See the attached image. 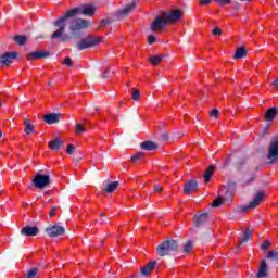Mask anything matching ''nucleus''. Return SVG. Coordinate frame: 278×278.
<instances>
[{
  "mask_svg": "<svg viewBox=\"0 0 278 278\" xmlns=\"http://www.w3.org/2000/svg\"><path fill=\"white\" fill-rule=\"evenodd\" d=\"M77 14H85L86 16H94V5L86 4L79 8L72 9L67 11L63 16H61L58 21L54 22V27L58 29L52 34V40H62V42H66V40H71V37L64 35L66 29V21L68 18H73L77 16Z\"/></svg>",
  "mask_w": 278,
  "mask_h": 278,
  "instance_id": "nucleus-1",
  "label": "nucleus"
},
{
  "mask_svg": "<svg viewBox=\"0 0 278 278\" xmlns=\"http://www.w3.org/2000/svg\"><path fill=\"white\" fill-rule=\"evenodd\" d=\"M235 192H236V182L228 184V190L226 191L225 197L219 195L217 199H215L212 203V207H220L223 203H227V201H231V198L233 197Z\"/></svg>",
  "mask_w": 278,
  "mask_h": 278,
  "instance_id": "nucleus-2",
  "label": "nucleus"
},
{
  "mask_svg": "<svg viewBox=\"0 0 278 278\" xmlns=\"http://www.w3.org/2000/svg\"><path fill=\"white\" fill-rule=\"evenodd\" d=\"M174 251H177V241L175 240L164 241L156 248V253L161 257H164V255H170Z\"/></svg>",
  "mask_w": 278,
  "mask_h": 278,
  "instance_id": "nucleus-3",
  "label": "nucleus"
},
{
  "mask_svg": "<svg viewBox=\"0 0 278 278\" xmlns=\"http://www.w3.org/2000/svg\"><path fill=\"white\" fill-rule=\"evenodd\" d=\"M101 42V38H92V37H87L83 40H80L76 47L78 51H84V49H90L91 47H97Z\"/></svg>",
  "mask_w": 278,
  "mask_h": 278,
  "instance_id": "nucleus-4",
  "label": "nucleus"
},
{
  "mask_svg": "<svg viewBox=\"0 0 278 278\" xmlns=\"http://www.w3.org/2000/svg\"><path fill=\"white\" fill-rule=\"evenodd\" d=\"M33 184L35 188L42 190V188H47V186L51 184V178L49 177V175L37 174L33 179Z\"/></svg>",
  "mask_w": 278,
  "mask_h": 278,
  "instance_id": "nucleus-5",
  "label": "nucleus"
},
{
  "mask_svg": "<svg viewBox=\"0 0 278 278\" xmlns=\"http://www.w3.org/2000/svg\"><path fill=\"white\" fill-rule=\"evenodd\" d=\"M168 22L165 16H156L153 23L150 26L151 31H162L167 27Z\"/></svg>",
  "mask_w": 278,
  "mask_h": 278,
  "instance_id": "nucleus-6",
  "label": "nucleus"
},
{
  "mask_svg": "<svg viewBox=\"0 0 278 278\" xmlns=\"http://www.w3.org/2000/svg\"><path fill=\"white\" fill-rule=\"evenodd\" d=\"M87 27H90V22L81 18L74 20L70 24L71 31H80V29H87Z\"/></svg>",
  "mask_w": 278,
  "mask_h": 278,
  "instance_id": "nucleus-7",
  "label": "nucleus"
},
{
  "mask_svg": "<svg viewBox=\"0 0 278 278\" xmlns=\"http://www.w3.org/2000/svg\"><path fill=\"white\" fill-rule=\"evenodd\" d=\"M65 231L66 230L64 229V227L60 225H53L46 229V232L50 238H58V236H64Z\"/></svg>",
  "mask_w": 278,
  "mask_h": 278,
  "instance_id": "nucleus-8",
  "label": "nucleus"
},
{
  "mask_svg": "<svg viewBox=\"0 0 278 278\" xmlns=\"http://www.w3.org/2000/svg\"><path fill=\"white\" fill-rule=\"evenodd\" d=\"M164 16L167 23H177V21H181L184 13L181 12V10H174L165 14Z\"/></svg>",
  "mask_w": 278,
  "mask_h": 278,
  "instance_id": "nucleus-9",
  "label": "nucleus"
},
{
  "mask_svg": "<svg viewBox=\"0 0 278 278\" xmlns=\"http://www.w3.org/2000/svg\"><path fill=\"white\" fill-rule=\"evenodd\" d=\"M262 201H264V193L258 192L256 193V195L254 197L253 201L250 202L249 205L244 206L242 208L243 212H248V210H255V207H257V205H260V203H262Z\"/></svg>",
  "mask_w": 278,
  "mask_h": 278,
  "instance_id": "nucleus-10",
  "label": "nucleus"
},
{
  "mask_svg": "<svg viewBox=\"0 0 278 278\" xmlns=\"http://www.w3.org/2000/svg\"><path fill=\"white\" fill-rule=\"evenodd\" d=\"M267 157L271 160V162L278 160V140L270 142Z\"/></svg>",
  "mask_w": 278,
  "mask_h": 278,
  "instance_id": "nucleus-11",
  "label": "nucleus"
},
{
  "mask_svg": "<svg viewBox=\"0 0 278 278\" xmlns=\"http://www.w3.org/2000/svg\"><path fill=\"white\" fill-rule=\"evenodd\" d=\"M16 60V52H5L0 56V63L4 66H10Z\"/></svg>",
  "mask_w": 278,
  "mask_h": 278,
  "instance_id": "nucleus-12",
  "label": "nucleus"
},
{
  "mask_svg": "<svg viewBox=\"0 0 278 278\" xmlns=\"http://www.w3.org/2000/svg\"><path fill=\"white\" fill-rule=\"evenodd\" d=\"M40 232V229L36 226H25L21 229V235L26 237H34Z\"/></svg>",
  "mask_w": 278,
  "mask_h": 278,
  "instance_id": "nucleus-13",
  "label": "nucleus"
},
{
  "mask_svg": "<svg viewBox=\"0 0 278 278\" xmlns=\"http://www.w3.org/2000/svg\"><path fill=\"white\" fill-rule=\"evenodd\" d=\"M197 190H199V184L197 182V180H189L184 186L185 194H191V192H197Z\"/></svg>",
  "mask_w": 278,
  "mask_h": 278,
  "instance_id": "nucleus-14",
  "label": "nucleus"
},
{
  "mask_svg": "<svg viewBox=\"0 0 278 278\" xmlns=\"http://www.w3.org/2000/svg\"><path fill=\"white\" fill-rule=\"evenodd\" d=\"M60 116H61L60 113L46 114L43 115V121L48 125H54L55 123H60Z\"/></svg>",
  "mask_w": 278,
  "mask_h": 278,
  "instance_id": "nucleus-15",
  "label": "nucleus"
},
{
  "mask_svg": "<svg viewBox=\"0 0 278 278\" xmlns=\"http://www.w3.org/2000/svg\"><path fill=\"white\" fill-rule=\"evenodd\" d=\"M155 266H157V262L151 261L141 268V275H143V277H149V275H151V273H153L155 269Z\"/></svg>",
  "mask_w": 278,
  "mask_h": 278,
  "instance_id": "nucleus-16",
  "label": "nucleus"
},
{
  "mask_svg": "<svg viewBox=\"0 0 278 278\" xmlns=\"http://www.w3.org/2000/svg\"><path fill=\"white\" fill-rule=\"evenodd\" d=\"M194 225L197 227H202V225H205L207 223V213H202L193 218Z\"/></svg>",
  "mask_w": 278,
  "mask_h": 278,
  "instance_id": "nucleus-17",
  "label": "nucleus"
},
{
  "mask_svg": "<svg viewBox=\"0 0 278 278\" xmlns=\"http://www.w3.org/2000/svg\"><path fill=\"white\" fill-rule=\"evenodd\" d=\"M42 58H47V53L42 51H35L27 54V60H29V62H31V60H42Z\"/></svg>",
  "mask_w": 278,
  "mask_h": 278,
  "instance_id": "nucleus-18",
  "label": "nucleus"
},
{
  "mask_svg": "<svg viewBox=\"0 0 278 278\" xmlns=\"http://www.w3.org/2000/svg\"><path fill=\"white\" fill-rule=\"evenodd\" d=\"M278 114V109L273 106L267 110L265 113V121H274L275 116Z\"/></svg>",
  "mask_w": 278,
  "mask_h": 278,
  "instance_id": "nucleus-19",
  "label": "nucleus"
},
{
  "mask_svg": "<svg viewBox=\"0 0 278 278\" xmlns=\"http://www.w3.org/2000/svg\"><path fill=\"white\" fill-rule=\"evenodd\" d=\"M136 8V1H132L130 4L126 5L123 10L117 12V16H126V14H129L131 10Z\"/></svg>",
  "mask_w": 278,
  "mask_h": 278,
  "instance_id": "nucleus-20",
  "label": "nucleus"
},
{
  "mask_svg": "<svg viewBox=\"0 0 278 278\" xmlns=\"http://www.w3.org/2000/svg\"><path fill=\"white\" fill-rule=\"evenodd\" d=\"M141 149L143 151H155V149H157V146L153 141H143L141 143Z\"/></svg>",
  "mask_w": 278,
  "mask_h": 278,
  "instance_id": "nucleus-21",
  "label": "nucleus"
},
{
  "mask_svg": "<svg viewBox=\"0 0 278 278\" xmlns=\"http://www.w3.org/2000/svg\"><path fill=\"white\" fill-rule=\"evenodd\" d=\"M212 1H215V3H219V5H229L231 3V0H201L200 4L201 5H210Z\"/></svg>",
  "mask_w": 278,
  "mask_h": 278,
  "instance_id": "nucleus-22",
  "label": "nucleus"
},
{
  "mask_svg": "<svg viewBox=\"0 0 278 278\" xmlns=\"http://www.w3.org/2000/svg\"><path fill=\"white\" fill-rule=\"evenodd\" d=\"M49 148L52 151H60V149H62V140H60L59 138L52 140L49 142Z\"/></svg>",
  "mask_w": 278,
  "mask_h": 278,
  "instance_id": "nucleus-23",
  "label": "nucleus"
},
{
  "mask_svg": "<svg viewBox=\"0 0 278 278\" xmlns=\"http://www.w3.org/2000/svg\"><path fill=\"white\" fill-rule=\"evenodd\" d=\"M267 275V265H266V262L263 261L261 263V267L258 269V273H257V278H265Z\"/></svg>",
  "mask_w": 278,
  "mask_h": 278,
  "instance_id": "nucleus-24",
  "label": "nucleus"
},
{
  "mask_svg": "<svg viewBox=\"0 0 278 278\" xmlns=\"http://www.w3.org/2000/svg\"><path fill=\"white\" fill-rule=\"evenodd\" d=\"M247 55V49L244 47L237 48L235 53V60H242Z\"/></svg>",
  "mask_w": 278,
  "mask_h": 278,
  "instance_id": "nucleus-25",
  "label": "nucleus"
},
{
  "mask_svg": "<svg viewBox=\"0 0 278 278\" xmlns=\"http://www.w3.org/2000/svg\"><path fill=\"white\" fill-rule=\"evenodd\" d=\"M24 132L29 136V134L34 132V124H31V122L29 119H24Z\"/></svg>",
  "mask_w": 278,
  "mask_h": 278,
  "instance_id": "nucleus-26",
  "label": "nucleus"
},
{
  "mask_svg": "<svg viewBox=\"0 0 278 278\" xmlns=\"http://www.w3.org/2000/svg\"><path fill=\"white\" fill-rule=\"evenodd\" d=\"M214 165H211L204 173V181L205 184H210V179H212V175H214Z\"/></svg>",
  "mask_w": 278,
  "mask_h": 278,
  "instance_id": "nucleus-27",
  "label": "nucleus"
},
{
  "mask_svg": "<svg viewBox=\"0 0 278 278\" xmlns=\"http://www.w3.org/2000/svg\"><path fill=\"white\" fill-rule=\"evenodd\" d=\"M116 188H118V181H113L105 187L104 192L111 194V192H114Z\"/></svg>",
  "mask_w": 278,
  "mask_h": 278,
  "instance_id": "nucleus-28",
  "label": "nucleus"
},
{
  "mask_svg": "<svg viewBox=\"0 0 278 278\" xmlns=\"http://www.w3.org/2000/svg\"><path fill=\"white\" fill-rule=\"evenodd\" d=\"M162 60H164V55H153L149 58V61L151 64H153V66H157Z\"/></svg>",
  "mask_w": 278,
  "mask_h": 278,
  "instance_id": "nucleus-29",
  "label": "nucleus"
},
{
  "mask_svg": "<svg viewBox=\"0 0 278 278\" xmlns=\"http://www.w3.org/2000/svg\"><path fill=\"white\" fill-rule=\"evenodd\" d=\"M251 238H253V235H251V230H245L239 244H244V242L251 240Z\"/></svg>",
  "mask_w": 278,
  "mask_h": 278,
  "instance_id": "nucleus-30",
  "label": "nucleus"
},
{
  "mask_svg": "<svg viewBox=\"0 0 278 278\" xmlns=\"http://www.w3.org/2000/svg\"><path fill=\"white\" fill-rule=\"evenodd\" d=\"M86 131H87L86 125H84V124H76L75 132L77 134V136H80V134H86Z\"/></svg>",
  "mask_w": 278,
  "mask_h": 278,
  "instance_id": "nucleus-31",
  "label": "nucleus"
},
{
  "mask_svg": "<svg viewBox=\"0 0 278 278\" xmlns=\"http://www.w3.org/2000/svg\"><path fill=\"white\" fill-rule=\"evenodd\" d=\"M14 41H15L17 45L23 46V45H25V42H27V37L21 36V35H16V36L14 37Z\"/></svg>",
  "mask_w": 278,
  "mask_h": 278,
  "instance_id": "nucleus-32",
  "label": "nucleus"
},
{
  "mask_svg": "<svg viewBox=\"0 0 278 278\" xmlns=\"http://www.w3.org/2000/svg\"><path fill=\"white\" fill-rule=\"evenodd\" d=\"M144 154L142 152H138L131 156L132 164H136V162H139V160H143Z\"/></svg>",
  "mask_w": 278,
  "mask_h": 278,
  "instance_id": "nucleus-33",
  "label": "nucleus"
},
{
  "mask_svg": "<svg viewBox=\"0 0 278 278\" xmlns=\"http://www.w3.org/2000/svg\"><path fill=\"white\" fill-rule=\"evenodd\" d=\"M36 277H38V268L30 269L26 275V278H36Z\"/></svg>",
  "mask_w": 278,
  "mask_h": 278,
  "instance_id": "nucleus-34",
  "label": "nucleus"
},
{
  "mask_svg": "<svg viewBox=\"0 0 278 278\" xmlns=\"http://www.w3.org/2000/svg\"><path fill=\"white\" fill-rule=\"evenodd\" d=\"M210 116L212 118H218V116H220V111H218V109H213L211 112H210Z\"/></svg>",
  "mask_w": 278,
  "mask_h": 278,
  "instance_id": "nucleus-35",
  "label": "nucleus"
},
{
  "mask_svg": "<svg viewBox=\"0 0 278 278\" xmlns=\"http://www.w3.org/2000/svg\"><path fill=\"white\" fill-rule=\"evenodd\" d=\"M267 257H269L271 260H278V252L277 251H269L267 253Z\"/></svg>",
  "mask_w": 278,
  "mask_h": 278,
  "instance_id": "nucleus-36",
  "label": "nucleus"
},
{
  "mask_svg": "<svg viewBox=\"0 0 278 278\" xmlns=\"http://www.w3.org/2000/svg\"><path fill=\"white\" fill-rule=\"evenodd\" d=\"M184 251L186 253H190V251H192V241H188L184 248Z\"/></svg>",
  "mask_w": 278,
  "mask_h": 278,
  "instance_id": "nucleus-37",
  "label": "nucleus"
},
{
  "mask_svg": "<svg viewBox=\"0 0 278 278\" xmlns=\"http://www.w3.org/2000/svg\"><path fill=\"white\" fill-rule=\"evenodd\" d=\"M110 23H112L111 20H102L99 24V27L100 28H103V27H108V25H110Z\"/></svg>",
  "mask_w": 278,
  "mask_h": 278,
  "instance_id": "nucleus-38",
  "label": "nucleus"
},
{
  "mask_svg": "<svg viewBox=\"0 0 278 278\" xmlns=\"http://www.w3.org/2000/svg\"><path fill=\"white\" fill-rule=\"evenodd\" d=\"M63 64H65V66H68L70 68H72V66H73V60H72L70 56H67V58H65V60L63 61Z\"/></svg>",
  "mask_w": 278,
  "mask_h": 278,
  "instance_id": "nucleus-39",
  "label": "nucleus"
},
{
  "mask_svg": "<svg viewBox=\"0 0 278 278\" xmlns=\"http://www.w3.org/2000/svg\"><path fill=\"white\" fill-rule=\"evenodd\" d=\"M132 99L134 101H138V99H140V91L138 89H134Z\"/></svg>",
  "mask_w": 278,
  "mask_h": 278,
  "instance_id": "nucleus-40",
  "label": "nucleus"
},
{
  "mask_svg": "<svg viewBox=\"0 0 278 278\" xmlns=\"http://www.w3.org/2000/svg\"><path fill=\"white\" fill-rule=\"evenodd\" d=\"M74 151H75V146L68 144V146H67L66 153H68V155H73V152H74Z\"/></svg>",
  "mask_w": 278,
  "mask_h": 278,
  "instance_id": "nucleus-41",
  "label": "nucleus"
},
{
  "mask_svg": "<svg viewBox=\"0 0 278 278\" xmlns=\"http://www.w3.org/2000/svg\"><path fill=\"white\" fill-rule=\"evenodd\" d=\"M269 248H270V241H265L261 245V249H263V251H266V249H269Z\"/></svg>",
  "mask_w": 278,
  "mask_h": 278,
  "instance_id": "nucleus-42",
  "label": "nucleus"
},
{
  "mask_svg": "<svg viewBox=\"0 0 278 278\" xmlns=\"http://www.w3.org/2000/svg\"><path fill=\"white\" fill-rule=\"evenodd\" d=\"M155 41H156L155 36L150 35V36L148 37V43H149V45H154Z\"/></svg>",
  "mask_w": 278,
  "mask_h": 278,
  "instance_id": "nucleus-43",
  "label": "nucleus"
},
{
  "mask_svg": "<svg viewBox=\"0 0 278 278\" xmlns=\"http://www.w3.org/2000/svg\"><path fill=\"white\" fill-rule=\"evenodd\" d=\"M222 34H223V30H220V28H215L213 30V36H222Z\"/></svg>",
  "mask_w": 278,
  "mask_h": 278,
  "instance_id": "nucleus-44",
  "label": "nucleus"
},
{
  "mask_svg": "<svg viewBox=\"0 0 278 278\" xmlns=\"http://www.w3.org/2000/svg\"><path fill=\"white\" fill-rule=\"evenodd\" d=\"M56 210H58V208H56L55 206H53V207L50 210L49 216H55Z\"/></svg>",
  "mask_w": 278,
  "mask_h": 278,
  "instance_id": "nucleus-45",
  "label": "nucleus"
},
{
  "mask_svg": "<svg viewBox=\"0 0 278 278\" xmlns=\"http://www.w3.org/2000/svg\"><path fill=\"white\" fill-rule=\"evenodd\" d=\"M154 190L156 191V192H162V186H160V185H155L154 186Z\"/></svg>",
  "mask_w": 278,
  "mask_h": 278,
  "instance_id": "nucleus-46",
  "label": "nucleus"
},
{
  "mask_svg": "<svg viewBox=\"0 0 278 278\" xmlns=\"http://www.w3.org/2000/svg\"><path fill=\"white\" fill-rule=\"evenodd\" d=\"M102 77H104V78L110 77V72H109V71H105V72L102 74Z\"/></svg>",
  "mask_w": 278,
  "mask_h": 278,
  "instance_id": "nucleus-47",
  "label": "nucleus"
},
{
  "mask_svg": "<svg viewBox=\"0 0 278 278\" xmlns=\"http://www.w3.org/2000/svg\"><path fill=\"white\" fill-rule=\"evenodd\" d=\"M164 140L168 138V135H163Z\"/></svg>",
  "mask_w": 278,
  "mask_h": 278,
  "instance_id": "nucleus-48",
  "label": "nucleus"
},
{
  "mask_svg": "<svg viewBox=\"0 0 278 278\" xmlns=\"http://www.w3.org/2000/svg\"><path fill=\"white\" fill-rule=\"evenodd\" d=\"M3 103H5V102H3V101L0 100V105H3Z\"/></svg>",
  "mask_w": 278,
  "mask_h": 278,
  "instance_id": "nucleus-49",
  "label": "nucleus"
},
{
  "mask_svg": "<svg viewBox=\"0 0 278 278\" xmlns=\"http://www.w3.org/2000/svg\"><path fill=\"white\" fill-rule=\"evenodd\" d=\"M1 136H3V132L0 130V138H1Z\"/></svg>",
  "mask_w": 278,
  "mask_h": 278,
  "instance_id": "nucleus-50",
  "label": "nucleus"
},
{
  "mask_svg": "<svg viewBox=\"0 0 278 278\" xmlns=\"http://www.w3.org/2000/svg\"><path fill=\"white\" fill-rule=\"evenodd\" d=\"M100 216H104V214H103V213H101V214H100Z\"/></svg>",
  "mask_w": 278,
  "mask_h": 278,
  "instance_id": "nucleus-51",
  "label": "nucleus"
},
{
  "mask_svg": "<svg viewBox=\"0 0 278 278\" xmlns=\"http://www.w3.org/2000/svg\"><path fill=\"white\" fill-rule=\"evenodd\" d=\"M248 1H251V0H248Z\"/></svg>",
  "mask_w": 278,
  "mask_h": 278,
  "instance_id": "nucleus-52",
  "label": "nucleus"
}]
</instances>
